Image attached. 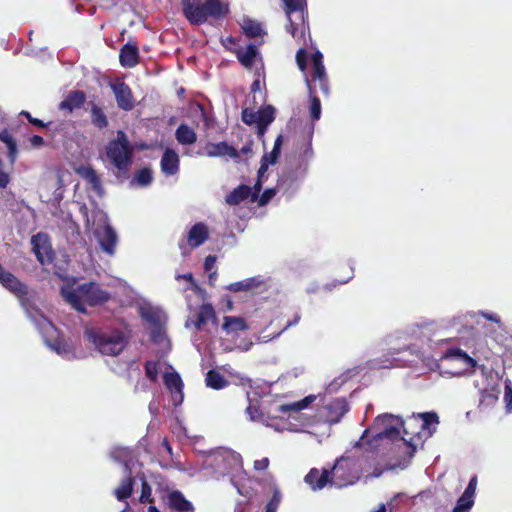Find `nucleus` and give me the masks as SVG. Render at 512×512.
<instances>
[{
    "mask_svg": "<svg viewBox=\"0 0 512 512\" xmlns=\"http://www.w3.org/2000/svg\"><path fill=\"white\" fill-rule=\"evenodd\" d=\"M398 422L399 417L391 414L378 416L372 426L364 430L353 448H362L363 445H368V448L399 446L403 440Z\"/></svg>",
    "mask_w": 512,
    "mask_h": 512,
    "instance_id": "nucleus-1",
    "label": "nucleus"
},
{
    "mask_svg": "<svg viewBox=\"0 0 512 512\" xmlns=\"http://www.w3.org/2000/svg\"><path fill=\"white\" fill-rule=\"evenodd\" d=\"M402 440L407 448H422L424 443L437 431L440 418L437 412L413 413L406 419L399 417Z\"/></svg>",
    "mask_w": 512,
    "mask_h": 512,
    "instance_id": "nucleus-2",
    "label": "nucleus"
},
{
    "mask_svg": "<svg viewBox=\"0 0 512 512\" xmlns=\"http://www.w3.org/2000/svg\"><path fill=\"white\" fill-rule=\"evenodd\" d=\"M312 74L311 79L305 76V82L310 96V116L313 122L321 117V101L317 97V84L323 95H329V81L323 64V54L316 51L311 56Z\"/></svg>",
    "mask_w": 512,
    "mask_h": 512,
    "instance_id": "nucleus-3",
    "label": "nucleus"
},
{
    "mask_svg": "<svg viewBox=\"0 0 512 512\" xmlns=\"http://www.w3.org/2000/svg\"><path fill=\"white\" fill-rule=\"evenodd\" d=\"M84 335L96 350L108 356H118L129 343V336L121 329L90 328L85 330Z\"/></svg>",
    "mask_w": 512,
    "mask_h": 512,
    "instance_id": "nucleus-4",
    "label": "nucleus"
},
{
    "mask_svg": "<svg viewBox=\"0 0 512 512\" xmlns=\"http://www.w3.org/2000/svg\"><path fill=\"white\" fill-rule=\"evenodd\" d=\"M182 11L185 18L192 25L205 23L208 17L220 19L225 17L229 8L221 0H206L201 3L199 0H181Z\"/></svg>",
    "mask_w": 512,
    "mask_h": 512,
    "instance_id": "nucleus-5",
    "label": "nucleus"
},
{
    "mask_svg": "<svg viewBox=\"0 0 512 512\" xmlns=\"http://www.w3.org/2000/svg\"><path fill=\"white\" fill-rule=\"evenodd\" d=\"M362 472L359 461L353 457H341L332 467L331 484L338 488L352 485L358 481Z\"/></svg>",
    "mask_w": 512,
    "mask_h": 512,
    "instance_id": "nucleus-6",
    "label": "nucleus"
},
{
    "mask_svg": "<svg viewBox=\"0 0 512 512\" xmlns=\"http://www.w3.org/2000/svg\"><path fill=\"white\" fill-rule=\"evenodd\" d=\"M133 149L124 131L117 132L116 139L106 146V156L119 171H127L132 162Z\"/></svg>",
    "mask_w": 512,
    "mask_h": 512,
    "instance_id": "nucleus-7",
    "label": "nucleus"
},
{
    "mask_svg": "<svg viewBox=\"0 0 512 512\" xmlns=\"http://www.w3.org/2000/svg\"><path fill=\"white\" fill-rule=\"evenodd\" d=\"M284 11L289 23L286 25V31L293 38L300 40L305 37V14H307L306 0H283Z\"/></svg>",
    "mask_w": 512,
    "mask_h": 512,
    "instance_id": "nucleus-8",
    "label": "nucleus"
},
{
    "mask_svg": "<svg viewBox=\"0 0 512 512\" xmlns=\"http://www.w3.org/2000/svg\"><path fill=\"white\" fill-rule=\"evenodd\" d=\"M79 293L83 297V300L90 306L104 304L110 299L109 292L103 290L100 285L95 282L82 284L79 287Z\"/></svg>",
    "mask_w": 512,
    "mask_h": 512,
    "instance_id": "nucleus-9",
    "label": "nucleus"
},
{
    "mask_svg": "<svg viewBox=\"0 0 512 512\" xmlns=\"http://www.w3.org/2000/svg\"><path fill=\"white\" fill-rule=\"evenodd\" d=\"M117 106L124 111H131L135 106V99L130 86L124 81L111 84Z\"/></svg>",
    "mask_w": 512,
    "mask_h": 512,
    "instance_id": "nucleus-10",
    "label": "nucleus"
},
{
    "mask_svg": "<svg viewBox=\"0 0 512 512\" xmlns=\"http://www.w3.org/2000/svg\"><path fill=\"white\" fill-rule=\"evenodd\" d=\"M324 410L326 422L330 425L335 424L348 411V403L343 398H335L324 407Z\"/></svg>",
    "mask_w": 512,
    "mask_h": 512,
    "instance_id": "nucleus-11",
    "label": "nucleus"
},
{
    "mask_svg": "<svg viewBox=\"0 0 512 512\" xmlns=\"http://www.w3.org/2000/svg\"><path fill=\"white\" fill-rule=\"evenodd\" d=\"M442 361H453L462 364V371L466 372L476 367L477 361L460 348L448 349L441 358Z\"/></svg>",
    "mask_w": 512,
    "mask_h": 512,
    "instance_id": "nucleus-12",
    "label": "nucleus"
},
{
    "mask_svg": "<svg viewBox=\"0 0 512 512\" xmlns=\"http://www.w3.org/2000/svg\"><path fill=\"white\" fill-rule=\"evenodd\" d=\"M86 93L82 90L69 91L65 98L59 103L58 109L72 113L75 109H80L86 102Z\"/></svg>",
    "mask_w": 512,
    "mask_h": 512,
    "instance_id": "nucleus-13",
    "label": "nucleus"
},
{
    "mask_svg": "<svg viewBox=\"0 0 512 512\" xmlns=\"http://www.w3.org/2000/svg\"><path fill=\"white\" fill-rule=\"evenodd\" d=\"M97 236L99 238L101 249L109 256H113L115 254L118 241L115 230L110 225H106L103 228L102 233L98 234Z\"/></svg>",
    "mask_w": 512,
    "mask_h": 512,
    "instance_id": "nucleus-14",
    "label": "nucleus"
},
{
    "mask_svg": "<svg viewBox=\"0 0 512 512\" xmlns=\"http://www.w3.org/2000/svg\"><path fill=\"white\" fill-rule=\"evenodd\" d=\"M208 238V227L204 223L198 222L190 228L187 235V244L191 248H197L201 246Z\"/></svg>",
    "mask_w": 512,
    "mask_h": 512,
    "instance_id": "nucleus-15",
    "label": "nucleus"
},
{
    "mask_svg": "<svg viewBox=\"0 0 512 512\" xmlns=\"http://www.w3.org/2000/svg\"><path fill=\"white\" fill-rule=\"evenodd\" d=\"M180 159L177 152L171 148H167L161 158L160 166L162 172L167 175H175L179 171Z\"/></svg>",
    "mask_w": 512,
    "mask_h": 512,
    "instance_id": "nucleus-16",
    "label": "nucleus"
},
{
    "mask_svg": "<svg viewBox=\"0 0 512 512\" xmlns=\"http://www.w3.org/2000/svg\"><path fill=\"white\" fill-rule=\"evenodd\" d=\"M139 49L136 44L126 43L120 50L119 61L125 68H133L139 64Z\"/></svg>",
    "mask_w": 512,
    "mask_h": 512,
    "instance_id": "nucleus-17",
    "label": "nucleus"
},
{
    "mask_svg": "<svg viewBox=\"0 0 512 512\" xmlns=\"http://www.w3.org/2000/svg\"><path fill=\"white\" fill-rule=\"evenodd\" d=\"M206 151L207 155L210 157H222L227 155L232 159H237L240 156L239 151L225 141L209 143L206 146Z\"/></svg>",
    "mask_w": 512,
    "mask_h": 512,
    "instance_id": "nucleus-18",
    "label": "nucleus"
},
{
    "mask_svg": "<svg viewBox=\"0 0 512 512\" xmlns=\"http://www.w3.org/2000/svg\"><path fill=\"white\" fill-rule=\"evenodd\" d=\"M305 482L313 489V490H321L328 483H331V474L329 470H323L322 473L319 472L318 469H311L308 474L305 476Z\"/></svg>",
    "mask_w": 512,
    "mask_h": 512,
    "instance_id": "nucleus-19",
    "label": "nucleus"
},
{
    "mask_svg": "<svg viewBox=\"0 0 512 512\" xmlns=\"http://www.w3.org/2000/svg\"><path fill=\"white\" fill-rule=\"evenodd\" d=\"M76 173L87 181L97 194H102L103 187L101 178L92 166L82 165L76 169Z\"/></svg>",
    "mask_w": 512,
    "mask_h": 512,
    "instance_id": "nucleus-20",
    "label": "nucleus"
},
{
    "mask_svg": "<svg viewBox=\"0 0 512 512\" xmlns=\"http://www.w3.org/2000/svg\"><path fill=\"white\" fill-rule=\"evenodd\" d=\"M168 505L172 510L178 512H193L194 508L190 501H188L184 495L174 490L168 494Z\"/></svg>",
    "mask_w": 512,
    "mask_h": 512,
    "instance_id": "nucleus-21",
    "label": "nucleus"
},
{
    "mask_svg": "<svg viewBox=\"0 0 512 512\" xmlns=\"http://www.w3.org/2000/svg\"><path fill=\"white\" fill-rule=\"evenodd\" d=\"M164 385L173 394L175 398L179 396V403L183 400V382L177 372H167L163 376Z\"/></svg>",
    "mask_w": 512,
    "mask_h": 512,
    "instance_id": "nucleus-22",
    "label": "nucleus"
},
{
    "mask_svg": "<svg viewBox=\"0 0 512 512\" xmlns=\"http://www.w3.org/2000/svg\"><path fill=\"white\" fill-rule=\"evenodd\" d=\"M0 141L7 147V157L11 165H14L18 158V146L14 137L8 129L4 128L0 131Z\"/></svg>",
    "mask_w": 512,
    "mask_h": 512,
    "instance_id": "nucleus-23",
    "label": "nucleus"
},
{
    "mask_svg": "<svg viewBox=\"0 0 512 512\" xmlns=\"http://www.w3.org/2000/svg\"><path fill=\"white\" fill-rule=\"evenodd\" d=\"M264 284L260 276L247 278L238 282L231 283L227 289L232 292L254 291Z\"/></svg>",
    "mask_w": 512,
    "mask_h": 512,
    "instance_id": "nucleus-24",
    "label": "nucleus"
},
{
    "mask_svg": "<svg viewBox=\"0 0 512 512\" xmlns=\"http://www.w3.org/2000/svg\"><path fill=\"white\" fill-rule=\"evenodd\" d=\"M216 319V313L213 306L209 303H204L199 307L196 314L194 325L197 330L202 329L210 320Z\"/></svg>",
    "mask_w": 512,
    "mask_h": 512,
    "instance_id": "nucleus-25",
    "label": "nucleus"
},
{
    "mask_svg": "<svg viewBox=\"0 0 512 512\" xmlns=\"http://www.w3.org/2000/svg\"><path fill=\"white\" fill-rule=\"evenodd\" d=\"M259 54L257 47L254 44H249L245 50L238 49L236 51V56L238 61L243 65L245 68H252L255 62V58Z\"/></svg>",
    "mask_w": 512,
    "mask_h": 512,
    "instance_id": "nucleus-26",
    "label": "nucleus"
},
{
    "mask_svg": "<svg viewBox=\"0 0 512 512\" xmlns=\"http://www.w3.org/2000/svg\"><path fill=\"white\" fill-rule=\"evenodd\" d=\"M252 194V189L244 184L239 185L233 189L225 198L226 203L229 205H238L244 200L248 199Z\"/></svg>",
    "mask_w": 512,
    "mask_h": 512,
    "instance_id": "nucleus-27",
    "label": "nucleus"
},
{
    "mask_svg": "<svg viewBox=\"0 0 512 512\" xmlns=\"http://www.w3.org/2000/svg\"><path fill=\"white\" fill-rule=\"evenodd\" d=\"M178 143L182 145H192L197 141L196 132L187 124H180L175 132Z\"/></svg>",
    "mask_w": 512,
    "mask_h": 512,
    "instance_id": "nucleus-28",
    "label": "nucleus"
},
{
    "mask_svg": "<svg viewBox=\"0 0 512 512\" xmlns=\"http://www.w3.org/2000/svg\"><path fill=\"white\" fill-rule=\"evenodd\" d=\"M205 383L207 387L220 390L229 385V381L217 370L211 369L207 372Z\"/></svg>",
    "mask_w": 512,
    "mask_h": 512,
    "instance_id": "nucleus-29",
    "label": "nucleus"
},
{
    "mask_svg": "<svg viewBox=\"0 0 512 512\" xmlns=\"http://www.w3.org/2000/svg\"><path fill=\"white\" fill-rule=\"evenodd\" d=\"M90 118L91 123L100 130L107 128L109 125V121L104 110L95 103H91Z\"/></svg>",
    "mask_w": 512,
    "mask_h": 512,
    "instance_id": "nucleus-30",
    "label": "nucleus"
},
{
    "mask_svg": "<svg viewBox=\"0 0 512 512\" xmlns=\"http://www.w3.org/2000/svg\"><path fill=\"white\" fill-rule=\"evenodd\" d=\"M222 328L227 333H237L248 329V326L245 319L242 317L225 316Z\"/></svg>",
    "mask_w": 512,
    "mask_h": 512,
    "instance_id": "nucleus-31",
    "label": "nucleus"
},
{
    "mask_svg": "<svg viewBox=\"0 0 512 512\" xmlns=\"http://www.w3.org/2000/svg\"><path fill=\"white\" fill-rule=\"evenodd\" d=\"M134 478L132 476H128L123 479L118 488L115 489L114 494L119 501L126 500L133 493L134 486Z\"/></svg>",
    "mask_w": 512,
    "mask_h": 512,
    "instance_id": "nucleus-32",
    "label": "nucleus"
},
{
    "mask_svg": "<svg viewBox=\"0 0 512 512\" xmlns=\"http://www.w3.org/2000/svg\"><path fill=\"white\" fill-rule=\"evenodd\" d=\"M243 33L249 38H256L264 34L262 25L252 19H244L241 25Z\"/></svg>",
    "mask_w": 512,
    "mask_h": 512,
    "instance_id": "nucleus-33",
    "label": "nucleus"
},
{
    "mask_svg": "<svg viewBox=\"0 0 512 512\" xmlns=\"http://www.w3.org/2000/svg\"><path fill=\"white\" fill-rule=\"evenodd\" d=\"M315 400H316L315 395H308V396L304 397L303 399L296 401L294 403L281 405L280 411H282V412H289V411L298 412V411H301V410L309 407V405L312 402H314Z\"/></svg>",
    "mask_w": 512,
    "mask_h": 512,
    "instance_id": "nucleus-34",
    "label": "nucleus"
},
{
    "mask_svg": "<svg viewBox=\"0 0 512 512\" xmlns=\"http://www.w3.org/2000/svg\"><path fill=\"white\" fill-rule=\"evenodd\" d=\"M477 483H478L477 476L476 475L472 476L469 480L468 486L466 487L463 494L459 497L458 501L473 506Z\"/></svg>",
    "mask_w": 512,
    "mask_h": 512,
    "instance_id": "nucleus-35",
    "label": "nucleus"
},
{
    "mask_svg": "<svg viewBox=\"0 0 512 512\" xmlns=\"http://www.w3.org/2000/svg\"><path fill=\"white\" fill-rule=\"evenodd\" d=\"M282 144L283 136L280 134L275 139L272 151L270 153L264 154L261 159H264L265 162H268L271 165L275 164L280 156Z\"/></svg>",
    "mask_w": 512,
    "mask_h": 512,
    "instance_id": "nucleus-36",
    "label": "nucleus"
},
{
    "mask_svg": "<svg viewBox=\"0 0 512 512\" xmlns=\"http://www.w3.org/2000/svg\"><path fill=\"white\" fill-rule=\"evenodd\" d=\"M275 119V108L267 105L257 111V123L271 124Z\"/></svg>",
    "mask_w": 512,
    "mask_h": 512,
    "instance_id": "nucleus-37",
    "label": "nucleus"
},
{
    "mask_svg": "<svg viewBox=\"0 0 512 512\" xmlns=\"http://www.w3.org/2000/svg\"><path fill=\"white\" fill-rule=\"evenodd\" d=\"M42 238H43L42 234L34 235L31 238V243L33 245V251H34L38 261L43 264L44 256H43L42 250H44V251L47 250V241L44 240L43 243L41 244L40 241L42 240Z\"/></svg>",
    "mask_w": 512,
    "mask_h": 512,
    "instance_id": "nucleus-38",
    "label": "nucleus"
},
{
    "mask_svg": "<svg viewBox=\"0 0 512 512\" xmlns=\"http://www.w3.org/2000/svg\"><path fill=\"white\" fill-rule=\"evenodd\" d=\"M497 401H498L497 394H495L493 391L483 390V391H481L479 408L482 410L489 406H493L497 403Z\"/></svg>",
    "mask_w": 512,
    "mask_h": 512,
    "instance_id": "nucleus-39",
    "label": "nucleus"
},
{
    "mask_svg": "<svg viewBox=\"0 0 512 512\" xmlns=\"http://www.w3.org/2000/svg\"><path fill=\"white\" fill-rule=\"evenodd\" d=\"M66 299L72 305V307L75 308L77 311H79L81 313H85L86 309H85V306L82 301L83 297L81 296V294L79 292L78 293L75 291L69 292L66 295Z\"/></svg>",
    "mask_w": 512,
    "mask_h": 512,
    "instance_id": "nucleus-40",
    "label": "nucleus"
},
{
    "mask_svg": "<svg viewBox=\"0 0 512 512\" xmlns=\"http://www.w3.org/2000/svg\"><path fill=\"white\" fill-rule=\"evenodd\" d=\"M145 375L150 380L155 382L158 379L159 375V362L158 361H146L145 365Z\"/></svg>",
    "mask_w": 512,
    "mask_h": 512,
    "instance_id": "nucleus-41",
    "label": "nucleus"
},
{
    "mask_svg": "<svg viewBox=\"0 0 512 512\" xmlns=\"http://www.w3.org/2000/svg\"><path fill=\"white\" fill-rule=\"evenodd\" d=\"M139 501L142 504H152L154 502V498L152 497L151 486L146 480H143L141 483V494L139 497Z\"/></svg>",
    "mask_w": 512,
    "mask_h": 512,
    "instance_id": "nucleus-42",
    "label": "nucleus"
},
{
    "mask_svg": "<svg viewBox=\"0 0 512 512\" xmlns=\"http://www.w3.org/2000/svg\"><path fill=\"white\" fill-rule=\"evenodd\" d=\"M137 183L141 186H147L152 182V172L149 168H142L135 177Z\"/></svg>",
    "mask_w": 512,
    "mask_h": 512,
    "instance_id": "nucleus-43",
    "label": "nucleus"
},
{
    "mask_svg": "<svg viewBox=\"0 0 512 512\" xmlns=\"http://www.w3.org/2000/svg\"><path fill=\"white\" fill-rule=\"evenodd\" d=\"M281 502V493L278 489H275L272 497L265 507V512H276Z\"/></svg>",
    "mask_w": 512,
    "mask_h": 512,
    "instance_id": "nucleus-44",
    "label": "nucleus"
},
{
    "mask_svg": "<svg viewBox=\"0 0 512 512\" xmlns=\"http://www.w3.org/2000/svg\"><path fill=\"white\" fill-rule=\"evenodd\" d=\"M241 119L246 125H253L257 123V111L250 108H244L241 113Z\"/></svg>",
    "mask_w": 512,
    "mask_h": 512,
    "instance_id": "nucleus-45",
    "label": "nucleus"
},
{
    "mask_svg": "<svg viewBox=\"0 0 512 512\" xmlns=\"http://www.w3.org/2000/svg\"><path fill=\"white\" fill-rule=\"evenodd\" d=\"M296 62L300 71L305 72L307 68V52L300 48L296 53Z\"/></svg>",
    "mask_w": 512,
    "mask_h": 512,
    "instance_id": "nucleus-46",
    "label": "nucleus"
},
{
    "mask_svg": "<svg viewBox=\"0 0 512 512\" xmlns=\"http://www.w3.org/2000/svg\"><path fill=\"white\" fill-rule=\"evenodd\" d=\"M504 401L506 403L507 412H512V384L510 382H506L505 391H504Z\"/></svg>",
    "mask_w": 512,
    "mask_h": 512,
    "instance_id": "nucleus-47",
    "label": "nucleus"
},
{
    "mask_svg": "<svg viewBox=\"0 0 512 512\" xmlns=\"http://www.w3.org/2000/svg\"><path fill=\"white\" fill-rule=\"evenodd\" d=\"M10 183L9 173L4 171V162L0 158V189H5Z\"/></svg>",
    "mask_w": 512,
    "mask_h": 512,
    "instance_id": "nucleus-48",
    "label": "nucleus"
},
{
    "mask_svg": "<svg viewBox=\"0 0 512 512\" xmlns=\"http://www.w3.org/2000/svg\"><path fill=\"white\" fill-rule=\"evenodd\" d=\"M196 107H197V109H198V111L200 113V118L204 122L205 127L209 128L211 126V118L208 115L205 106L203 104H201V103H197Z\"/></svg>",
    "mask_w": 512,
    "mask_h": 512,
    "instance_id": "nucleus-49",
    "label": "nucleus"
},
{
    "mask_svg": "<svg viewBox=\"0 0 512 512\" xmlns=\"http://www.w3.org/2000/svg\"><path fill=\"white\" fill-rule=\"evenodd\" d=\"M269 466V459L267 457H264L260 460H256L254 462V469L257 471H264Z\"/></svg>",
    "mask_w": 512,
    "mask_h": 512,
    "instance_id": "nucleus-50",
    "label": "nucleus"
},
{
    "mask_svg": "<svg viewBox=\"0 0 512 512\" xmlns=\"http://www.w3.org/2000/svg\"><path fill=\"white\" fill-rule=\"evenodd\" d=\"M274 194L275 192L272 189L265 190L259 199V204L265 205L274 196Z\"/></svg>",
    "mask_w": 512,
    "mask_h": 512,
    "instance_id": "nucleus-51",
    "label": "nucleus"
},
{
    "mask_svg": "<svg viewBox=\"0 0 512 512\" xmlns=\"http://www.w3.org/2000/svg\"><path fill=\"white\" fill-rule=\"evenodd\" d=\"M216 263V257L213 255H208L204 260V269L209 272L212 270Z\"/></svg>",
    "mask_w": 512,
    "mask_h": 512,
    "instance_id": "nucleus-52",
    "label": "nucleus"
},
{
    "mask_svg": "<svg viewBox=\"0 0 512 512\" xmlns=\"http://www.w3.org/2000/svg\"><path fill=\"white\" fill-rule=\"evenodd\" d=\"M29 142L35 148L41 147L45 143L43 137L40 135H33L29 138Z\"/></svg>",
    "mask_w": 512,
    "mask_h": 512,
    "instance_id": "nucleus-53",
    "label": "nucleus"
},
{
    "mask_svg": "<svg viewBox=\"0 0 512 512\" xmlns=\"http://www.w3.org/2000/svg\"><path fill=\"white\" fill-rule=\"evenodd\" d=\"M472 507L473 506L457 500L456 506L453 508L452 512H469Z\"/></svg>",
    "mask_w": 512,
    "mask_h": 512,
    "instance_id": "nucleus-54",
    "label": "nucleus"
},
{
    "mask_svg": "<svg viewBox=\"0 0 512 512\" xmlns=\"http://www.w3.org/2000/svg\"><path fill=\"white\" fill-rule=\"evenodd\" d=\"M176 279L177 280L184 279V280L190 282L194 289H198L199 288L198 285L194 281V277H193L192 273L179 274V275L176 276Z\"/></svg>",
    "mask_w": 512,
    "mask_h": 512,
    "instance_id": "nucleus-55",
    "label": "nucleus"
},
{
    "mask_svg": "<svg viewBox=\"0 0 512 512\" xmlns=\"http://www.w3.org/2000/svg\"><path fill=\"white\" fill-rule=\"evenodd\" d=\"M57 353L61 354L62 351H65V345L63 341L59 338L55 339L54 343L49 344Z\"/></svg>",
    "mask_w": 512,
    "mask_h": 512,
    "instance_id": "nucleus-56",
    "label": "nucleus"
},
{
    "mask_svg": "<svg viewBox=\"0 0 512 512\" xmlns=\"http://www.w3.org/2000/svg\"><path fill=\"white\" fill-rule=\"evenodd\" d=\"M256 125H257V135L259 138H262L264 136V134L266 133L269 125L263 124V123H256Z\"/></svg>",
    "mask_w": 512,
    "mask_h": 512,
    "instance_id": "nucleus-57",
    "label": "nucleus"
},
{
    "mask_svg": "<svg viewBox=\"0 0 512 512\" xmlns=\"http://www.w3.org/2000/svg\"><path fill=\"white\" fill-rule=\"evenodd\" d=\"M30 124H32L38 128H46V127H48L49 124H51V122L44 123L41 119L34 117L32 120H30Z\"/></svg>",
    "mask_w": 512,
    "mask_h": 512,
    "instance_id": "nucleus-58",
    "label": "nucleus"
},
{
    "mask_svg": "<svg viewBox=\"0 0 512 512\" xmlns=\"http://www.w3.org/2000/svg\"><path fill=\"white\" fill-rule=\"evenodd\" d=\"M299 320H300V316H299V315H295L294 319H293V320L288 321V322L286 323V325L284 326V328H283L280 332H278V334H277V335H280L283 331H285V330H286V329H288L289 327L296 325V324L299 322Z\"/></svg>",
    "mask_w": 512,
    "mask_h": 512,
    "instance_id": "nucleus-59",
    "label": "nucleus"
},
{
    "mask_svg": "<svg viewBox=\"0 0 512 512\" xmlns=\"http://www.w3.org/2000/svg\"><path fill=\"white\" fill-rule=\"evenodd\" d=\"M261 188H262L261 181L257 180V182L254 184V187H253L254 192L251 194V198L253 201L257 198L259 192L261 191Z\"/></svg>",
    "mask_w": 512,
    "mask_h": 512,
    "instance_id": "nucleus-60",
    "label": "nucleus"
},
{
    "mask_svg": "<svg viewBox=\"0 0 512 512\" xmlns=\"http://www.w3.org/2000/svg\"><path fill=\"white\" fill-rule=\"evenodd\" d=\"M269 165H271V164L268 162H265L264 159H261L260 167L258 170L259 177L262 176L268 170Z\"/></svg>",
    "mask_w": 512,
    "mask_h": 512,
    "instance_id": "nucleus-61",
    "label": "nucleus"
},
{
    "mask_svg": "<svg viewBox=\"0 0 512 512\" xmlns=\"http://www.w3.org/2000/svg\"><path fill=\"white\" fill-rule=\"evenodd\" d=\"M303 435H304L305 438H307V437H309V438H316V442L318 444L322 443L321 439L318 438V435L313 433V432H303Z\"/></svg>",
    "mask_w": 512,
    "mask_h": 512,
    "instance_id": "nucleus-62",
    "label": "nucleus"
},
{
    "mask_svg": "<svg viewBox=\"0 0 512 512\" xmlns=\"http://www.w3.org/2000/svg\"><path fill=\"white\" fill-rule=\"evenodd\" d=\"M312 154H313L312 146H311V143L309 142V143L307 144V147H306L305 151H304V155H305L306 157H311V156H312Z\"/></svg>",
    "mask_w": 512,
    "mask_h": 512,
    "instance_id": "nucleus-63",
    "label": "nucleus"
},
{
    "mask_svg": "<svg viewBox=\"0 0 512 512\" xmlns=\"http://www.w3.org/2000/svg\"><path fill=\"white\" fill-rule=\"evenodd\" d=\"M251 91L252 92H256L257 90H259L260 88V82L259 80H255L252 84H251Z\"/></svg>",
    "mask_w": 512,
    "mask_h": 512,
    "instance_id": "nucleus-64",
    "label": "nucleus"
}]
</instances>
